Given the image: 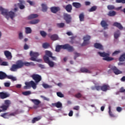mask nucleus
Listing matches in <instances>:
<instances>
[{"label":"nucleus","mask_w":125,"mask_h":125,"mask_svg":"<svg viewBox=\"0 0 125 125\" xmlns=\"http://www.w3.org/2000/svg\"><path fill=\"white\" fill-rule=\"evenodd\" d=\"M45 54V56L43 57L45 63L48 64L50 68H53L54 67V62L49 60V57L50 58L52 56V53L50 51L46 50Z\"/></svg>","instance_id":"1"},{"label":"nucleus","mask_w":125,"mask_h":125,"mask_svg":"<svg viewBox=\"0 0 125 125\" xmlns=\"http://www.w3.org/2000/svg\"><path fill=\"white\" fill-rule=\"evenodd\" d=\"M0 11L1 12V14L3 15V16H5L7 20H8L9 17H10L12 20H13V18L16 16L15 13L12 11L8 12V10L4 9L2 7H0Z\"/></svg>","instance_id":"2"},{"label":"nucleus","mask_w":125,"mask_h":125,"mask_svg":"<svg viewBox=\"0 0 125 125\" xmlns=\"http://www.w3.org/2000/svg\"><path fill=\"white\" fill-rule=\"evenodd\" d=\"M67 49L69 52L74 51V48L73 46L70 45L69 44H65L64 45H58L56 47V51L59 52L60 49Z\"/></svg>","instance_id":"3"},{"label":"nucleus","mask_w":125,"mask_h":125,"mask_svg":"<svg viewBox=\"0 0 125 125\" xmlns=\"http://www.w3.org/2000/svg\"><path fill=\"white\" fill-rule=\"evenodd\" d=\"M11 105V101L9 100H5L4 102V104H3L1 106H0V113H1V112H4L5 111L7 110V109L9 108V106Z\"/></svg>","instance_id":"4"},{"label":"nucleus","mask_w":125,"mask_h":125,"mask_svg":"<svg viewBox=\"0 0 125 125\" xmlns=\"http://www.w3.org/2000/svg\"><path fill=\"white\" fill-rule=\"evenodd\" d=\"M98 54H99L101 57H104L103 58V60H104L105 61H107V62H109L110 61H113V60H114V58L109 57L110 56L109 53H105L104 52L103 53L98 52Z\"/></svg>","instance_id":"5"},{"label":"nucleus","mask_w":125,"mask_h":125,"mask_svg":"<svg viewBox=\"0 0 125 125\" xmlns=\"http://www.w3.org/2000/svg\"><path fill=\"white\" fill-rule=\"evenodd\" d=\"M25 85L23 86L24 89H28L30 87H32L33 89H36L37 88V83H35L33 81H31L29 82H25Z\"/></svg>","instance_id":"6"},{"label":"nucleus","mask_w":125,"mask_h":125,"mask_svg":"<svg viewBox=\"0 0 125 125\" xmlns=\"http://www.w3.org/2000/svg\"><path fill=\"white\" fill-rule=\"evenodd\" d=\"M108 68H109L110 70L113 71V73L115 74V75H120V74L123 73L122 71H120L117 68V67L113 65L109 64L108 65Z\"/></svg>","instance_id":"7"},{"label":"nucleus","mask_w":125,"mask_h":125,"mask_svg":"<svg viewBox=\"0 0 125 125\" xmlns=\"http://www.w3.org/2000/svg\"><path fill=\"white\" fill-rule=\"evenodd\" d=\"M63 17L67 24H69V23L72 22V17L71 16V15H69L67 13H64Z\"/></svg>","instance_id":"8"},{"label":"nucleus","mask_w":125,"mask_h":125,"mask_svg":"<svg viewBox=\"0 0 125 125\" xmlns=\"http://www.w3.org/2000/svg\"><path fill=\"white\" fill-rule=\"evenodd\" d=\"M31 78L35 81L36 83H38L42 81V76L39 74H33L31 75Z\"/></svg>","instance_id":"9"},{"label":"nucleus","mask_w":125,"mask_h":125,"mask_svg":"<svg viewBox=\"0 0 125 125\" xmlns=\"http://www.w3.org/2000/svg\"><path fill=\"white\" fill-rule=\"evenodd\" d=\"M91 39V37L89 35H86L83 37V42L82 44V46H84L85 45H86V44H88L89 43V40Z\"/></svg>","instance_id":"10"},{"label":"nucleus","mask_w":125,"mask_h":125,"mask_svg":"<svg viewBox=\"0 0 125 125\" xmlns=\"http://www.w3.org/2000/svg\"><path fill=\"white\" fill-rule=\"evenodd\" d=\"M30 55L31 57L30 58V60L32 61H37V58H38V56L40 55L39 53L33 52V51H30Z\"/></svg>","instance_id":"11"},{"label":"nucleus","mask_w":125,"mask_h":125,"mask_svg":"<svg viewBox=\"0 0 125 125\" xmlns=\"http://www.w3.org/2000/svg\"><path fill=\"white\" fill-rule=\"evenodd\" d=\"M31 101L34 104V105L33 106L34 109H38V108H39V105L41 103V101L38 99H31Z\"/></svg>","instance_id":"12"},{"label":"nucleus","mask_w":125,"mask_h":125,"mask_svg":"<svg viewBox=\"0 0 125 125\" xmlns=\"http://www.w3.org/2000/svg\"><path fill=\"white\" fill-rule=\"evenodd\" d=\"M26 62H23L22 60H18L16 62V65H17V67L19 69H21V68H23L24 66H26Z\"/></svg>","instance_id":"13"},{"label":"nucleus","mask_w":125,"mask_h":125,"mask_svg":"<svg viewBox=\"0 0 125 125\" xmlns=\"http://www.w3.org/2000/svg\"><path fill=\"white\" fill-rule=\"evenodd\" d=\"M4 54L8 60H11V59H12V55L11 54V52H9V51H5Z\"/></svg>","instance_id":"14"},{"label":"nucleus","mask_w":125,"mask_h":125,"mask_svg":"<svg viewBox=\"0 0 125 125\" xmlns=\"http://www.w3.org/2000/svg\"><path fill=\"white\" fill-rule=\"evenodd\" d=\"M63 8L67 12L69 13H71V12H72V10H73V7H72V5L70 4L66 5V6H63Z\"/></svg>","instance_id":"15"},{"label":"nucleus","mask_w":125,"mask_h":125,"mask_svg":"<svg viewBox=\"0 0 125 125\" xmlns=\"http://www.w3.org/2000/svg\"><path fill=\"white\" fill-rule=\"evenodd\" d=\"M7 97H9V94L3 92H0V98L1 99H5V98H7Z\"/></svg>","instance_id":"16"},{"label":"nucleus","mask_w":125,"mask_h":125,"mask_svg":"<svg viewBox=\"0 0 125 125\" xmlns=\"http://www.w3.org/2000/svg\"><path fill=\"white\" fill-rule=\"evenodd\" d=\"M51 12L52 13H56L60 10V7H52L50 8Z\"/></svg>","instance_id":"17"},{"label":"nucleus","mask_w":125,"mask_h":125,"mask_svg":"<svg viewBox=\"0 0 125 125\" xmlns=\"http://www.w3.org/2000/svg\"><path fill=\"white\" fill-rule=\"evenodd\" d=\"M101 25L103 28H104V30H106V29H108V24L107 22L105 21H102L101 22Z\"/></svg>","instance_id":"18"},{"label":"nucleus","mask_w":125,"mask_h":125,"mask_svg":"<svg viewBox=\"0 0 125 125\" xmlns=\"http://www.w3.org/2000/svg\"><path fill=\"white\" fill-rule=\"evenodd\" d=\"M110 88V86L108 84H103L101 86V90L102 91H107Z\"/></svg>","instance_id":"19"},{"label":"nucleus","mask_w":125,"mask_h":125,"mask_svg":"<svg viewBox=\"0 0 125 125\" xmlns=\"http://www.w3.org/2000/svg\"><path fill=\"white\" fill-rule=\"evenodd\" d=\"M94 47L100 50H103V46L99 43H95L94 45Z\"/></svg>","instance_id":"20"},{"label":"nucleus","mask_w":125,"mask_h":125,"mask_svg":"<svg viewBox=\"0 0 125 125\" xmlns=\"http://www.w3.org/2000/svg\"><path fill=\"white\" fill-rule=\"evenodd\" d=\"M6 77H7V75L5 73L0 71V80H5L6 79Z\"/></svg>","instance_id":"21"},{"label":"nucleus","mask_w":125,"mask_h":125,"mask_svg":"<svg viewBox=\"0 0 125 125\" xmlns=\"http://www.w3.org/2000/svg\"><path fill=\"white\" fill-rule=\"evenodd\" d=\"M113 26H114L115 27H117V28H118L119 30H123V29H124L123 25H122V24H121L119 22H114L113 23Z\"/></svg>","instance_id":"22"},{"label":"nucleus","mask_w":125,"mask_h":125,"mask_svg":"<svg viewBox=\"0 0 125 125\" xmlns=\"http://www.w3.org/2000/svg\"><path fill=\"white\" fill-rule=\"evenodd\" d=\"M18 69L19 68H18V66H17V64H14L12 65L10 70L11 71V72H16Z\"/></svg>","instance_id":"23"},{"label":"nucleus","mask_w":125,"mask_h":125,"mask_svg":"<svg viewBox=\"0 0 125 125\" xmlns=\"http://www.w3.org/2000/svg\"><path fill=\"white\" fill-rule=\"evenodd\" d=\"M73 6L75 7V8H80L82 7V4L80 3L74 2L72 3Z\"/></svg>","instance_id":"24"},{"label":"nucleus","mask_w":125,"mask_h":125,"mask_svg":"<svg viewBox=\"0 0 125 125\" xmlns=\"http://www.w3.org/2000/svg\"><path fill=\"white\" fill-rule=\"evenodd\" d=\"M37 17H39V15L38 14H32L28 17V19L29 20H31L32 19H34V18H37Z\"/></svg>","instance_id":"25"},{"label":"nucleus","mask_w":125,"mask_h":125,"mask_svg":"<svg viewBox=\"0 0 125 125\" xmlns=\"http://www.w3.org/2000/svg\"><path fill=\"white\" fill-rule=\"evenodd\" d=\"M24 2L23 0H20V3L18 4L20 9H24L25 8V6L23 4Z\"/></svg>","instance_id":"26"},{"label":"nucleus","mask_w":125,"mask_h":125,"mask_svg":"<svg viewBox=\"0 0 125 125\" xmlns=\"http://www.w3.org/2000/svg\"><path fill=\"white\" fill-rule=\"evenodd\" d=\"M50 38L52 41H57L59 39V37H58V35L56 34H53L50 36Z\"/></svg>","instance_id":"27"},{"label":"nucleus","mask_w":125,"mask_h":125,"mask_svg":"<svg viewBox=\"0 0 125 125\" xmlns=\"http://www.w3.org/2000/svg\"><path fill=\"white\" fill-rule=\"evenodd\" d=\"M54 107H56L57 108H61L62 107V104L60 102H58L56 103L52 104Z\"/></svg>","instance_id":"28"},{"label":"nucleus","mask_w":125,"mask_h":125,"mask_svg":"<svg viewBox=\"0 0 125 125\" xmlns=\"http://www.w3.org/2000/svg\"><path fill=\"white\" fill-rule=\"evenodd\" d=\"M81 71L82 73H87L88 74H90V73H91V71L84 67L81 68Z\"/></svg>","instance_id":"29"},{"label":"nucleus","mask_w":125,"mask_h":125,"mask_svg":"<svg viewBox=\"0 0 125 125\" xmlns=\"http://www.w3.org/2000/svg\"><path fill=\"white\" fill-rule=\"evenodd\" d=\"M116 13L115 11H110L107 14V15L110 17H113L116 15Z\"/></svg>","instance_id":"30"},{"label":"nucleus","mask_w":125,"mask_h":125,"mask_svg":"<svg viewBox=\"0 0 125 125\" xmlns=\"http://www.w3.org/2000/svg\"><path fill=\"white\" fill-rule=\"evenodd\" d=\"M108 114L111 118H115L116 117L114 114H113V112L111 111V106H108Z\"/></svg>","instance_id":"31"},{"label":"nucleus","mask_w":125,"mask_h":125,"mask_svg":"<svg viewBox=\"0 0 125 125\" xmlns=\"http://www.w3.org/2000/svg\"><path fill=\"white\" fill-rule=\"evenodd\" d=\"M79 19H80V22H83L84 21V15L83 14V13L79 15Z\"/></svg>","instance_id":"32"},{"label":"nucleus","mask_w":125,"mask_h":125,"mask_svg":"<svg viewBox=\"0 0 125 125\" xmlns=\"http://www.w3.org/2000/svg\"><path fill=\"white\" fill-rule=\"evenodd\" d=\"M42 46L43 48L46 49L47 48H48V47L50 46V45L48 42H45L42 43Z\"/></svg>","instance_id":"33"},{"label":"nucleus","mask_w":125,"mask_h":125,"mask_svg":"<svg viewBox=\"0 0 125 125\" xmlns=\"http://www.w3.org/2000/svg\"><path fill=\"white\" fill-rule=\"evenodd\" d=\"M41 119H42V117H41V116H39L38 117H35L32 119V124H35L36 122H38V121H40Z\"/></svg>","instance_id":"34"},{"label":"nucleus","mask_w":125,"mask_h":125,"mask_svg":"<svg viewBox=\"0 0 125 125\" xmlns=\"http://www.w3.org/2000/svg\"><path fill=\"white\" fill-rule=\"evenodd\" d=\"M42 11L43 12H46L47 11V6L44 4H42Z\"/></svg>","instance_id":"35"},{"label":"nucleus","mask_w":125,"mask_h":125,"mask_svg":"<svg viewBox=\"0 0 125 125\" xmlns=\"http://www.w3.org/2000/svg\"><path fill=\"white\" fill-rule=\"evenodd\" d=\"M120 35H121V33H120V31H117L116 32H115L114 33V39L117 40L118 38L120 37Z\"/></svg>","instance_id":"36"},{"label":"nucleus","mask_w":125,"mask_h":125,"mask_svg":"<svg viewBox=\"0 0 125 125\" xmlns=\"http://www.w3.org/2000/svg\"><path fill=\"white\" fill-rule=\"evenodd\" d=\"M119 61H120V62H124V61H125V54H124L120 56Z\"/></svg>","instance_id":"37"},{"label":"nucleus","mask_w":125,"mask_h":125,"mask_svg":"<svg viewBox=\"0 0 125 125\" xmlns=\"http://www.w3.org/2000/svg\"><path fill=\"white\" fill-rule=\"evenodd\" d=\"M107 9H108V10H114L116 9L115 6H114L113 5H107Z\"/></svg>","instance_id":"38"},{"label":"nucleus","mask_w":125,"mask_h":125,"mask_svg":"<svg viewBox=\"0 0 125 125\" xmlns=\"http://www.w3.org/2000/svg\"><path fill=\"white\" fill-rule=\"evenodd\" d=\"M22 94H23V95H25V96H28V95L32 94V92H31V91H26L23 92Z\"/></svg>","instance_id":"39"},{"label":"nucleus","mask_w":125,"mask_h":125,"mask_svg":"<svg viewBox=\"0 0 125 125\" xmlns=\"http://www.w3.org/2000/svg\"><path fill=\"white\" fill-rule=\"evenodd\" d=\"M39 22H40V20H34L30 21L29 23L30 24H38Z\"/></svg>","instance_id":"40"},{"label":"nucleus","mask_w":125,"mask_h":125,"mask_svg":"<svg viewBox=\"0 0 125 125\" xmlns=\"http://www.w3.org/2000/svg\"><path fill=\"white\" fill-rule=\"evenodd\" d=\"M29 66H35V63L33 62H25V66L29 67Z\"/></svg>","instance_id":"41"},{"label":"nucleus","mask_w":125,"mask_h":125,"mask_svg":"<svg viewBox=\"0 0 125 125\" xmlns=\"http://www.w3.org/2000/svg\"><path fill=\"white\" fill-rule=\"evenodd\" d=\"M6 78L7 79H9V80H12V81H16V78L13 77L12 75H7Z\"/></svg>","instance_id":"42"},{"label":"nucleus","mask_w":125,"mask_h":125,"mask_svg":"<svg viewBox=\"0 0 125 125\" xmlns=\"http://www.w3.org/2000/svg\"><path fill=\"white\" fill-rule=\"evenodd\" d=\"M97 9V6H93L90 9L88 10L89 12H92L95 11Z\"/></svg>","instance_id":"43"},{"label":"nucleus","mask_w":125,"mask_h":125,"mask_svg":"<svg viewBox=\"0 0 125 125\" xmlns=\"http://www.w3.org/2000/svg\"><path fill=\"white\" fill-rule=\"evenodd\" d=\"M25 33L26 34H31L32 33V29L30 27L25 28Z\"/></svg>","instance_id":"44"},{"label":"nucleus","mask_w":125,"mask_h":125,"mask_svg":"<svg viewBox=\"0 0 125 125\" xmlns=\"http://www.w3.org/2000/svg\"><path fill=\"white\" fill-rule=\"evenodd\" d=\"M57 26L58 27V28H63L64 26H65V23L63 22L57 23Z\"/></svg>","instance_id":"45"},{"label":"nucleus","mask_w":125,"mask_h":125,"mask_svg":"<svg viewBox=\"0 0 125 125\" xmlns=\"http://www.w3.org/2000/svg\"><path fill=\"white\" fill-rule=\"evenodd\" d=\"M75 56H74V60H76L77 59V57H79V56H81V54L77 53V52H75L74 53Z\"/></svg>","instance_id":"46"},{"label":"nucleus","mask_w":125,"mask_h":125,"mask_svg":"<svg viewBox=\"0 0 125 125\" xmlns=\"http://www.w3.org/2000/svg\"><path fill=\"white\" fill-rule=\"evenodd\" d=\"M75 97L76 98H81V97H83V95L80 93H78L75 95Z\"/></svg>","instance_id":"47"},{"label":"nucleus","mask_w":125,"mask_h":125,"mask_svg":"<svg viewBox=\"0 0 125 125\" xmlns=\"http://www.w3.org/2000/svg\"><path fill=\"white\" fill-rule=\"evenodd\" d=\"M57 95L59 97H60L61 98L64 97V95H63V94L60 92H57Z\"/></svg>","instance_id":"48"},{"label":"nucleus","mask_w":125,"mask_h":125,"mask_svg":"<svg viewBox=\"0 0 125 125\" xmlns=\"http://www.w3.org/2000/svg\"><path fill=\"white\" fill-rule=\"evenodd\" d=\"M0 65L1 66H8V62H2Z\"/></svg>","instance_id":"49"},{"label":"nucleus","mask_w":125,"mask_h":125,"mask_svg":"<svg viewBox=\"0 0 125 125\" xmlns=\"http://www.w3.org/2000/svg\"><path fill=\"white\" fill-rule=\"evenodd\" d=\"M40 34L41 36H42V37H46V33H45V32H44V31H41L40 32Z\"/></svg>","instance_id":"50"},{"label":"nucleus","mask_w":125,"mask_h":125,"mask_svg":"<svg viewBox=\"0 0 125 125\" xmlns=\"http://www.w3.org/2000/svg\"><path fill=\"white\" fill-rule=\"evenodd\" d=\"M121 52V51H115L112 53V56H115V55H118L119 53Z\"/></svg>","instance_id":"51"},{"label":"nucleus","mask_w":125,"mask_h":125,"mask_svg":"<svg viewBox=\"0 0 125 125\" xmlns=\"http://www.w3.org/2000/svg\"><path fill=\"white\" fill-rule=\"evenodd\" d=\"M40 97L41 98H42L43 100H46V101H49V99L44 97V96H41Z\"/></svg>","instance_id":"52"},{"label":"nucleus","mask_w":125,"mask_h":125,"mask_svg":"<svg viewBox=\"0 0 125 125\" xmlns=\"http://www.w3.org/2000/svg\"><path fill=\"white\" fill-rule=\"evenodd\" d=\"M122 110H123V108H122V107H120V106H118L116 108V110L117 111V112H119V113L120 112H122Z\"/></svg>","instance_id":"53"},{"label":"nucleus","mask_w":125,"mask_h":125,"mask_svg":"<svg viewBox=\"0 0 125 125\" xmlns=\"http://www.w3.org/2000/svg\"><path fill=\"white\" fill-rule=\"evenodd\" d=\"M19 38L20 40H22V39H23V34L21 32L19 33Z\"/></svg>","instance_id":"54"},{"label":"nucleus","mask_w":125,"mask_h":125,"mask_svg":"<svg viewBox=\"0 0 125 125\" xmlns=\"http://www.w3.org/2000/svg\"><path fill=\"white\" fill-rule=\"evenodd\" d=\"M42 85L44 88H48L49 87V86L47 84L43 83Z\"/></svg>","instance_id":"55"},{"label":"nucleus","mask_w":125,"mask_h":125,"mask_svg":"<svg viewBox=\"0 0 125 125\" xmlns=\"http://www.w3.org/2000/svg\"><path fill=\"white\" fill-rule=\"evenodd\" d=\"M95 88L98 91L101 90V86H95Z\"/></svg>","instance_id":"56"},{"label":"nucleus","mask_w":125,"mask_h":125,"mask_svg":"<svg viewBox=\"0 0 125 125\" xmlns=\"http://www.w3.org/2000/svg\"><path fill=\"white\" fill-rule=\"evenodd\" d=\"M4 86L5 87H9L10 86V83H5Z\"/></svg>","instance_id":"57"},{"label":"nucleus","mask_w":125,"mask_h":125,"mask_svg":"<svg viewBox=\"0 0 125 125\" xmlns=\"http://www.w3.org/2000/svg\"><path fill=\"white\" fill-rule=\"evenodd\" d=\"M74 110H76L77 111H79L80 110V106L78 105L75 106L73 107Z\"/></svg>","instance_id":"58"},{"label":"nucleus","mask_w":125,"mask_h":125,"mask_svg":"<svg viewBox=\"0 0 125 125\" xmlns=\"http://www.w3.org/2000/svg\"><path fill=\"white\" fill-rule=\"evenodd\" d=\"M120 92H125V88H124L123 87H122L120 89Z\"/></svg>","instance_id":"59"},{"label":"nucleus","mask_w":125,"mask_h":125,"mask_svg":"<svg viewBox=\"0 0 125 125\" xmlns=\"http://www.w3.org/2000/svg\"><path fill=\"white\" fill-rule=\"evenodd\" d=\"M27 2H28L30 5H34V2L31 1L30 0H27Z\"/></svg>","instance_id":"60"},{"label":"nucleus","mask_w":125,"mask_h":125,"mask_svg":"<svg viewBox=\"0 0 125 125\" xmlns=\"http://www.w3.org/2000/svg\"><path fill=\"white\" fill-rule=\"evenodd\" d=\"M7 114V113H3L1 115V117H2V118H4V119H6L7 118V117H6Z\"/></svg>","instance_id":"61"},{"label":"nucleus","mask_w":125,"mask_h":125,"mask_svg":"<svg viewBox=\"0 0 125 125\" xmlns=\"http://www.w3.org/2000/svg\"><path fill=\"white\" fill-rule=\"evenodd\" d=\"M39 68H41V69H44V65L42 64H39L38 65Z\"/></svg>","instance_id":"62"},{"label":"nucleus","mask_w":125,"mask_h":125,"mask_svg":"<svg viewBox=\"0 0 125 125\" xmlns=\"http://www.w3.org/2000/svg\"><path fill=\"white\" fill-rule=\"evenodd\" d=\"M24 49L25 50L29 49V46H28L27 44H25L24 46Z\"/></svg>","instance_id":"63"},{"label":"nucleus","mask_w":125,"mask_h":125,"mask_svg":"<svg viewBox=\"0 0 125 125\" xmlns=\"http://www.w3.org/2000/svg\"><path fill=\"white\" fill-rule=\"evenodd\" d=\"M68 116H69V117H72V116H73V111H72V110L70 111V112H69V114H68Z\"/></svg>","instance_id":"64"}]
</instances>
